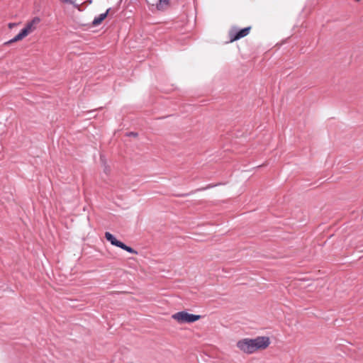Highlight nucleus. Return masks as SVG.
Wrapping results in <instances>:
<instances>
[{"mask_svg": "<svg viewBox=\"0 0 363 363\" xmlns=\"http://www.w3.org/2000/svg\"><path fill=\"white\" fill-rule=\"evenodd\" d=\"M41 19L35 16L30 21H27L25 25V27L21 30V32L16 35L13 38L5 43V45H10L13 43L22 40L26 36H28L31 33L34 32L37 28L38 24L40 23Z\"/></svg>", "mask_w": 363, "mask_h": 363, "instance_id": "f257e3e1", "label": "nucleus"}, {"mask_svg": "<svg viewBox=\"0 0 363 363\" xmlns=\"http://www.w3.org/2000/svg\"><path fill=\"white\" fill-rule=\"evenodd\" d=\"M271 342H237V347L247 354L267 348Z\"/></svg>", "mask_w": 363, "mask_h": 363, "instance_id": "f03ea898", "label": "nucleus"}, {"mask_svg": "<svg viewBox=\"0 0 363 363\" xmlns=\"http://www.w3.org/2000/svg\"><path fill=\"white\" fill-rule=\"evenodd\" d=\"M172 318L179 324L194 323L201 318L199 315H194L186 311L177 312L172 315Z\"/></svg>", "mask_w": 363, "mask_h": 363, "instance_id": "7ed1b4c3", "label": "nucleus"}, {"mask_svg": "<svg viewBox=\"0 0 363 363\" xmlns=\"http://www.w3.org/2000/svg\"><path fill=\"white\" fill-rule=\"evenodd\" d=\"M105 238H106V240L108 241H109L111 243V245L118 247L130 253L135 254V255L138 254L137 251H135L134 249L125 245L122 242L116 240V238L109 232L105 233Z\"/></svg>", "mask_w": 363, "mask_h": 363, "instance_id": "20e7f679", "label": "nucleus"}, {"mask_svg": "<svg viewBox=\"0 0 363 363\" xmlns=\"http://www.w3.org/2000/svg\"><path fill=\"white\" fill-rule=\"evenodd\" d=\"M250 30V27H247V28L240 30L238 32H233L232 30L230 33V42H234V41L238 40L242 38L245 37L246 35H247L249 34Z\"/></svg>", "mask_w": 363, "mask_h": 363, "instance_id": "39448f33", "label": "nucleus"}, {"mask_svg": "<svg viewBox=\"0 0 363 363\" xmlns=\"http://www.w3.org/2000/svg\"><path fill=\"white\" fill-rule=\"evenodd\" d=\"M109 11L110 9H108L105 13L100 14L98 17H96L92 22L93 26H96L101 24L103 22V21L106 18Z\"/></svg>", "mask_w": 363, "mask_h": 363, "instance_id": "423d86ee", "label": "nucleus"}, {"mask_svg": "<svg viewBox=\"0 0 363 363\" xmlns=\"http://www.w3.org/2000/svg\"><path fill=\"white\" fill-rule=\"evenodd\" d=\"M169 4V0H159V3L156 4L158 10L164 9Z\"/></svg>", "mask_w": 363, "mask_h": 363, "instance_id": "0eeeda50", "label": "nucleus"}, {"mask_svg": "<svg viewBox=\"0 0 363 363\" xmlns=\"http://www.w3.org/2000/svg\"><path fill=\"white\" fill-rule=\"evenodd\" d=\"M18 24L16 23H9V25H8V27L11 29L13 28V27L16 26Z\"/></svg>", "mask_w": 363, "mask_h": 363, "instance_id": "6e6552de", "label": "nucleus"}, {"mask_svg": "<svg viewBox=\"0 0 363 363\" xmlns=\"http://www.w3.org/2000/svg\"><path fill=\"white\" fill-rule=\"evenodd\" d=\"M255 340H262V341H264V340H269V338L266 337H258Z\"/></svg>", "mask_w": 363, "mask_h": 363, "instance_id": "1a4fd4ad", "label": "nucleus"}, {"mask_svg": "<svg viewBox=\"0 0 363 363\" xmlns=\"http://www.w3.org/2000/svg\"><path fill=\"white\" fill-rule=\"evenodd\" d=\"M63 2L65 3H68V4H73L75 0H62Z\"/></svg>", "mask_w": 363, "mask_h": 363, "instance_id": "9d476101", "label": "nucleus"}]
</instances>
